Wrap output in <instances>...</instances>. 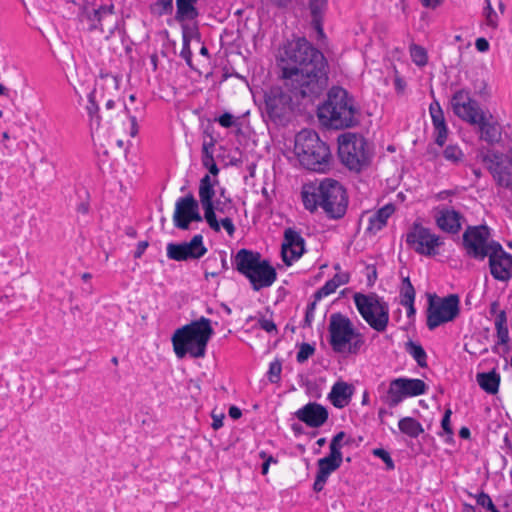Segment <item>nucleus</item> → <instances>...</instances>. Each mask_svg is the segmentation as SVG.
<instances>
[{
  "instance_id": "1",
  "label": "nucleus",
  "mask_w": 512,
  "mask_h": 512,
  "mask_svg": "<svg viewBox=\"0 0 512 512\" xmlns=\"http://www.w3.org/2000/svg\"><path fill=\"white\" fill-rule=\"evenodd\" d=\"M281 61L284 86L271 88L265 97L269 118L279 124L290 116L301 99L312 100L328 86L327 60L306 38L288 42Z\"/></svg>"
},
{
  "instance_id": "2",
  "label": "nucleus",
  "mask_w": 512,
  "mask_h": 512,
  "mask_svg": "<svg viewBox=\"0 0 512 512\" xmlns=\"http://www.w3.org/2000/svg\"><path fill=\"white\" fill-rule=\"evenodd\" d=\"M322 125L333 129H345L360 121V109L347 90L339 86L330 88L325 102L317 112Z\"/></svg>"
},
{
  "instance_id": "3",
  "label": "nucleus",
  "mask_w": 512,
  "mask_h": 512,
  "mask_svg": "<svg viewBox=\"0 0 512 512\" xmlns=\"http://www.w3.org/2000/svg\"><path fill=\"white\" fill-rule=\"evenodd\" d=\"M302 201L307 210L313 212L319 206L331 219H341L348 206L346 190L333 179H325L317 186H304Z\"/></svg>"
},
{
  "instance_id": "4",
  "label": "nucleus",
  "mask_w": 512,
  "mask_h": 512,
  "mask_svg": "<svg viewBox=\"0 0 512 512\" xmlns=\"http://www.w3.org/2000/svg\"><path fill=\"white\" fill-rule=\"evenodd\" d=\"M214 334L211 321L201 317L177 329L172 336L173 349L179 359L189 354L193 358L206 355L207 344Z\"/></svg>"
},
{
  "instance_id": "5",
  "label": "nucleus",
  "mask_w": 512,
  "mask_h": 512,
  "mask_svg": "<svg viewBox=\"0 0 512 512\" xmlns=\"http://www.w3.org/2000/svg\"><path fill=\"white\" fill-rule=\"evenodd\" d=\"M295 153L301 165L309 170L324 172L330 166V148L313 130L305 129L296 135Z\"/></svg>"
},
{
  "instance_id": "6",
  "label": "nucleus",
  "mask_w": 512,
  "mask_h": 512,
  "mask_svg": "<svg viewBox=\"0 0 512 512\" xmlns=\"http://www.w3.org/2000/svg\"><path fill=\"white\" fill-rule=\"evenodd\" d=\"M234 264L236 270L250 281L254 291L270 287L276 280V270L269 261L262 260L258 252L241 249L235 255Z\"/></svg>"
},
{
  "instance_id": "7",
  "label": "nucleus",
  "mask_w": 512,
  "mask_h": 512,
  "mask_svg": "<svg viewBox=\"0 0 512 512\" xmlns=\"http://www.w3.org/2000/svg\"><path fill=\"white\" fill-rule=\"evenodd\" d=\"M330 345L337 353L357 354L364 344L363 336L357 332L350 319L334 313L329 321Z\"/></svg>"
},
{
  "instance_id": "8",
  "label": "nucleus",
  "mask_w": 512,
  "mask_h": 512,
  "mask_svg": "<svg viewBox=\"0 0 512 512\" xmlns=\"http://www.w3.org/2000/svg\"><path fill=\"white\" fill-rule=\"evenodd\" d=\"M338 155L347 168L357 172L367 166L370 160L364 137L351 132L338 137Z\"/></svg>"
},
{
  "instance_id": "9",
  "label": "nucleus",
  "mask_w": 512,
  "mask_h": 512,
  "mask_svg": "<svg viewBox=\"0 0 512 512\" xmlns=\"http://www.w3.org/2000/svg\"><path fill=\"white\" fill-rule=\"evenodd\" d=\"M353 300L358 312L371 328L377 332L386 330L389 322V307L386 302L375 293H355Z\"/></svg>"
},
{
  "instance_id": "10",
  "label": "nucleus",
  "mask_w": 512,
  "mask_h": 512,
  "mask_svg": "<svg viewBox=\"0 0 512 512\" xmlns=\"http://www.w3.org/2000/svg\"><path fill=\"white\" fill-rule=\"evenodd\" d=\"M345 437L346 433L344 431H340L334 435L329 445V455L318 460V471L315 482L313 484L314 491H322L330 474L341 466L343 461L341 448L344 445H349L352 442L351 439H347L345 442H343Z\"/></svg>"
},
{
  "instance_id": "11",
  "label": "nucleus",
  "mask_w": 512,
  "mask_h": 512,
  "mask_svg": "<svg viewBox=\"0 0 512 512\" xmlns=\"http://www.w3.org/2000/svg\"><path fill=\"white\" fill-rule=\"evenodd\" d=\"M459 314V297L451 294L444 298L429 296L427 327L434 330L438 326L453 321Z\"/></svg>"
},
{
  "instance_id": "12",
  "label": "nucleus",
  "mask_w": 512,
  "mask_h": 512,
  "mask_svg": "<svg viewBox=\"0 0 512 512\" xmlns=\"http://www.w3.org/2000/svg\"><path fill=\"white\" fill-rule=\"evenodd\" d=\"M479 158L492 176L497 188L512 193V165L505 162L504 154L489 150L480 153Z\"/></svg>"
},
{
  "instance_id": "13",
  "label": "nucleus",
  "mask_w": 512,
  "mask_h": 512,
  "mask_svg": "<svg viewBox=\"0 0 512 512\" xmlns=\"http://www.w3.org/2000/svg\"><path fill=\"white\" fill-rule=\"evenodd\" d=\"M490 239V232L486 226L468 227L463 233V245L469 257L484 260L490 252V247L497 244Z\"/></svg>"
},
{
  "instance_id": "14",
  "label": "nucleus",
  "mask_w": 512,
  "mask_h": 512,
  "mask_svg": "<svg viewBox=\"0 0 512 512\" xmlns=\"http://www.w3.org/2000/svg\"><path fill=\"white\" fill-rule=\"evenodd\" d=\"M406 241L417 253L426 256L436 255L437 248L443 244L439 236L417 223L407 234Z\"/></svg>"
},
{
  "instance_id": "15",
  "label": "nucleus",
  "mask_w": 512,
  "mask_h": 512,
  "mask_svg": "<svg viewBox=\"0 0 512 512\" xmlns=\"http://www.w3.org/2000/svg\"><path fill=\"white\" fill-rule=\"evenodd\" d=\"M451 106L454 114L460 119L475 125L483 115L479 103L470 96L466 89L457 90L451 98Z\"/></svg>"
},
{
  "instance_id": "16",
  "label": "nucleus",
  "mask_w": 512,
  "mask_h": 512,
  "mask_svg": "<svg viewBox=\"0 0 512 512\" xmlns=\"http://www.w3.org/2000/svg\"><path fill=\"white\" fill-rule=\"evenodd\" d=\"M492 277L500 282L512 279V255L504 250L500 243L493 244L487 254Z\"/></svg>"
},
{
  "instance_id": "17",
  "label": "nucleus",
  "mask_w": 512,
  "mask_h": 512,
  "mask_svg": "<svg viewBox=\"0 0 512 512\" xmlns=\"http://www.w3.org/2000/svg\"><path fill=\"white\" fill-rule=\"evenodd\" d=\"M85 18L89 23L90 30H100L104 34L111 35L117 28V16L114 5H100L92 9L86 8Z\"/></svg>"
},
{
  "instance_id": "18",
  "label": "nucleus",
  "mask_w": 512,
  "mask_h": 512,
  "mask_svg": "<svg viewBox=\"0 0 512 512\" xmlns=\"http://www.w3.org/2000/svg\"><path fill=\"white\" fill-rule=\"evenodd\" d=\"M203 220L199 212V203L192 194L180 197L175 204L173 222L175 227L187 230L191 222Z\"/></svg>"
},
{
  "instance_id": "19",
  "label": "nucleus",
  "mask_w": 512,
  "mask_h": 512,
  "mask_svg": "<svg viewBox=\"0 0 512 512\" xmlns=\"http://www.w3.org/2000/svg\"><path fill=\"white\" fill-rule=\"evenodd\" d=\"M207 252L203 244L202 235H195L189 242L169 243L167 245V257L175 261H187L199 259Z\"/></svg>"
},
{
  "instance_id": "20",
  "label": "nucleus",
  "mask_w": 512,
  "mask_h": 512,
  "mask_svg": "<svg viewBox=\"0 0 512 512\" xmlns=\"http://www.w3.org/2000/svg\"><path fill=\"white\" fill-rule=\"evenodd\" d=\"M215 196V189L209 175H205L199 184V199L201 206L204 210V219L209 227L215 231H220V224L215 215L213 198Z\"/></svg>"
},
{
  "instance_id": "21",
  "label": "nucleus",
  "mask_w": 512,
  "mask_h": 512,
  "mask_svg": "<svg viewBox=\"0 0 512 512\" xmlns=\"http://www.w3.org/2000/svg\"><path fill=\"white\" fill-rule=\"evenodd\" d=\"M305 252V240L295 229L289 227L284 230L281 255L283 262L290 266Z\"/></svg>"
},
{
  "instance_id": "22",
  "label": "nucleus",
  "mask_w": 512,
  "mask_h": 512,
  "mask_svg": "<svg viewBox=\"0 0 512 512\" xmlns=\"http://www.w3.org/2000/svg\"><path fill=\"white\" fill-rule=\"evenodd\" d=\"M295 416L309 427L318 428L327 421L328 411L324 406L316 402H310L298 409Z\"/></svg>"
},
{
  "instance_id": "23",
  "label": "nucleus",
  "mask_w": 512,
  "mask_h": 512,
  "mask_svg": "<svg viewBox=\"0 0 512 512\" xmlns=\"http://www.w3.org/2000/svg\"><path fill=\"white\" fill-rule=\"evenodd\" d=\"M463 216L454 209L443 208L435 216L437 226L444 232L456 234L461 230Z\"/></svg>"
},
{
  "instance_id": "24",
  "label": "nucleus",
  "mask_w": 512,
  "mask_h": 512,
  "mask_svg": "<svg viewBox=\"0 0 512 512\" xmlns=\"http://www.w3.org/2000/svg\"><path fill=\"white\" fill-rule=\"evenodd\" d=\"M429 112L434 127L435 143L439 146H443L448 135V128L443 110L440 104L437 101H434L429 106Z\"/></svg>"
},
{
  "instance_id": "25",
  "label": "nucleus",
  "mask_w": 512,
  "mask_h": 512,
  "mask_svg": "<svg viewBox=\"0 0 512 512\" xmlns=\"http://www.w3.org/2000/svg\"><path fill=\"white\" fill-rule=\"evenodd\" d=\"M306 7L311 18V25L320 36H323V20L328 7V0H307Z\"/></svg>"
},
{
  "instance_id": "26",
  "label": "nucleus",
  "mask_w": 512,
  "mask_h": 512,
  "mask_svg": "<svg viewBox=\"0 0 512 512\" xmlns=\"http://www.w3.org/2000/svg\"><path fill=\"white\" fill-rule=\"evenodd\" d=\"M352 395V385L343 381H338L332 386L331 391L328 394V399L336 408H343L349 404Z\"/></svg>"
},
{
  "instance_id": "27",
  "label": "nucleus",
  "mask_w": 512,
  "mask_h": 512,
  "mask_svg": "<svg viewBox=\"0 0 512 512\" xmlns=\"http://www.w3.org/2000/svg\"><path fill=\"white\" fill-rule=\"evenodd\" d=\"M395 207L389 203L380 208L369 217L367 230L373 233L381 230L387 223L388 218L394 213Z\"/></svg>"
},
{
  "instance_id": "28",
  "label": "nucleus",
  "mask_w": 512,
  "mask_h": 512,
  "mask_svg": "<svg viewBox=\"0 0 512 512\" xmlns=\"http://www.w3.org/2000/svg\"><path fill=\"white\" fill-rule=\"evenodd\" d=\"M481 131V139L494 144L501 140V128L497 123L489 122L485 119L484 114L480 117V121L476 122Z\"/></svg>"
},
{
  "instance_id": "29",
  "label": "nucleus",
  "mask_w": 512,
  "mask_h": 512,
  "mask_svg": "<svg viewBox=\"0 0 512 512\" xmlns=\"http://www.w3.org/2000/svg\"><path fill=\"white\" fill-rule=\"evenodd\" d=\"M477 383L488 394H496L499 390L500 375L495 371L478 373Z\"/></svg>"
},
{
  "instance_id": "30",
  "label": "nucleus",
  "mask_w": 512,
  "mask_h": 512,
  "mask_svg": "<svg viewBox=\"0 0 512 512\" xmlns=\"http://www.w3.org/2000/svg\"><path fill=\"white\" fill-rule=\"evenodd\" d=\"M407 397L404 384H402V378L392 380L387 391L386 403L390 407H396Z\"/></svg>"
},
{
  "instance_id": "31",
  "label": "nucleus",
  "mask_w": 512,
  "mask_h": 512,
  "mask_svg": "<svg viewBox=\"0 0 512 512\" xmlns=\"http://www.w3.org/2000/svg\"><path fill=\"white\" fill-rule=\"evenodd\" d=\"M95 88H97L98 91L101 90L100 97L104 98L105 94L111 95L118 91L119 82L116 76L110 73H101Z\"/></svg>"
},
{
  "instance_id": "32",
  "label": "nucleus",
  "mask_w": 512,
  "mask_h": 512,
  "mask_svg": "<svg viewBox=\"0 0 512 512\" xmlns=\"http://www.w3.org/2000/svg\"><path fill=\"white\" fill-rule=\"evenodd\" d=\"M399 430L411 438H417L424 432V429L419 421L412 417L401 418L398 422Z\"/></svg>"
},
{
  "instance_id": "33",
  "label": "nucleus",
  "mask_w": 512,
  "mask_h": 512,
  "mask_svg": "<svg viewBox=\"0 0 512 512\" xmlns=\"http://www.w3.org/2000/svg\"><path fill=\"white\" fill-rule=\"evenodd\" d=\"M405 350L414 358L420 367H427V354L419 343L409 340L405 344Z\"/></svg>"
},
{
  "instance_id": "34",
  "label": "nucleus",
  "mask_w": 512,
  "mask_h": 512,
  "mask_svg": "<svg viewBox=\"0 0 512 512\" xmlns=\"http://www.w3.org/2000/svg\"><path fill=\"white\" fill-rule=\"evenodd\" d=\"M402 384L408 397L422 395L427 390V385L421 379L402 378Z\"/></svg>"
},
{
  "instance_id": "35",
  "label": "nucleus",
  "mask_w": 512,
  "mask_h": 512,
  "mask_svg": "<svg viewBox=\"0 0 512 512\" xmlns=\"http://www.w3.org/2000/svg\"><path fill=\"white\" fill-rule=\"evenodd\" d=\"M194 2L195 0H176L177 20L193 19L197 15Z\"/></svg>"
},
{
  "instance_id": "36",
  "label": "nucleus",
  "mask_w": 512,
  "mask_h": 512,
  "mask_svg": "<svg viewBox=\"0 0 512 512\" xmlns=\"http://www.w3.org/2000/svg\"><path fill=\"white\" fill-rule=\"evenodd\" d=\"M409 53L413 63L418 67H424L428 63L427 50L418 44H411L409 46Z\"/></svg>"
},
{
  "instance_id": "37",
  "label": "nucleus",
  "mask_w": 512,
  "mask_h": 512,
  "mask_svg": "<svg viewBox=\"0 0 512 512\" xmlns=\"http://www.w3.org/2000/svg\"><path fill=\"white\" fill-rule=\"evenodd\" d=\"M495 327L497 330V336L499 338V342L504 344L509 339V331L507 327V319L505 312H500L495 319Z\"/></svg>"
},
{
  "instance_id": "38",
  "label": "nucleus",
  "mask_w": 512,
  "mask_h": 512,
  "mask_svg": "<svg viewBox=\"0 0 512 512\" xmlns=\"http://www.w3.org/2000/svg\"><path fill=\"white\" fill-rule=\"evenodd\" d=\"M415 295H416V292H415V289L409 279V277H404L402 279V284H401V288H400V297H401V301L400 303H404V302H407V301H415Z\"/></svg>"
},
{
  "instance_id": "39",
  "label": "nucleus",
  "mask_w": 512,
  "mask_h": 512,
  "mask_svg": "<svg viewBox=\"0 0 512 512\" xmlns=\"http://www.w3.org/2000/svg\"><path fill=\"white\" fill-rule=\"evenodd\" d=\"M97 97H98V89L94 88L93 91H91L88 95V101L89 105L87 106V111L91 118L94 116L96 117V123L99 125V116H98V104H97Z\"/></svg>"
},
{
  "instance_id": "40",
  "label": "nucleus",
  "mask_w": 512,
  "mask_h": 512,
  "mask_svg": "<svg viewBox=\"0 0 512 512\" xmlns=\"http://www.w3.org/2000/svg\"><path fill=\"white\" fill-rule=\"evenodd\" d=\"M444 158L453 163H458L463 158L462 150L456 145H449L443 152Z\"/></svg>"
},
{
  "instance_id": "41",
  "label": "nucleus",
  "mask_w": 512,
  "mask_h": 512,
  "mask_svg": "<svg viewBox=\"0 0 512 512\" xmlns=\"http://www.w3.org/2000/svg\"><path fill=\"white\" fill-rule=\"evenodd\" d=\"M338 288L337 284H335L332 279L328 280L324 286H322L319 290H317L314 294L315 301L321 300L323 297H326L336 291Z\"/></svg>"
},
{
  "instance_id": "42",
  "label": "nucleus",
  "mask_w": 512,
  "mask_h": 512,
  "mask_svg": "<svg viewBox=\"0 0 512 512\" xmlns=\"http://www.w3.org/2000/svg\"><path fill=\"white\" fill-rule=\"evenodd\" d=\"M282 371V364L279 360L270 363L268 370V379L271 383H278Z\"/></svg>"
},
{
  "instance_id": "43",
  "label": "nucleus",
  "mask_w": 512,
  "mask_h": 512,
  "mask_svg": "<svg viewBox=\"0 0 512 512\" xmlns=\"http://www.w3.org/2000/svg\"><path fill=\"white\" fill-rule=\"evenodd\" d=\"M475 498H476V502L479 506H481L491 512H494L495 510H497L491 497L488 494H486L485 492H481V493L475 495Z\"/></svg>"
},
{
  "instance_id": "44",
  "label": "nucleus",
  "mask_w": 512,
  "mask_h": 512,
  "mask_svg": "<svg viewBox=\"0 0 512 512\" xmlns=\"http://www.w3.org/2000/svg\"><path fill=\"white\" fill-rule=\"evenodd\" d=\"M485 3H486V7L484 9V15L486 18V22L489 26L495 28L497 26L498 16H497L496 12L494 11V9L492 8L491 1L485 0Z\"/></svg>"
},
{
  "instance_id": "45",
  "label": "nucleus",
  "mask_w": 512,
  "mask_h": 512,
  "mask_svg": "<svg viewBox=\"0 0 512 512\" xmlns=\"http://www.w3.org/2000/svg\"><path fill=\"white\" fill-rule=\"evenodd\" d=\"M203 150L205 153V156L203 157V165L209 170V172L212 175H217L219 173V169L214 161L213 156L208 153L206 145H204Z\"/></svg>"
},
{
  "instance_id": "46",
  "label": "nucleus",
  "mask_w": 512,
  "mask_h": 512,
  "mask_svg": "<svg viewBox=\"0 0 512 512\" xmlns=\"http://www.w3.org/2000/svg\"><path fill=\"white\" fill-rule=\"evenodd\" d=\"M315 349L312 345L308 343H303L300 346V349L297 353V361L299 363L305 362L310 356L313 355Z\"/></svg>"
},
{
  "instance_id": "47",
  "label": "nucleus",
  "mask_w": 512,
  "mask_h": 512,
  "mask_svg": "<svg viewBox=\"0 0 512 512\" xmlns=\"http://www.w3.org/2000/svg\"><path fill=\"white\" fill-rule=\"evenodd\" d=\"M373 455L382 459L384 461V463L386 464V467L388 470L394 469V467H395L394 462H393L390 454L386 450H384L382 448H376L373 450Z\"/></svg>"
},
{
  "instance_id": "48",
  "label": "nucleus",
  "mask_w": 512,
  "mask_h": 512,
  "mask_svg": "<svg viewBox=\"0 0 512 512\" xmlns=\"http://www.w3.org/2000/svg\"><path fill=\"white\" fill-rule=\"evenodd\" d=\"M180 56L186 61V63L192 65V51L190 49V40L186 35L183 36V46L180 52Z\"/></svg>"
},
{
  "instance_id": "49",
  "label": "nucleus",
  "mask_w": 512,
  "mask_h": 512,
  "mask_svg": "<svg viewBox=\"0 0 512 512\" xmlns=\"http://www.w3.org/2000/svg\"><path fill=\"white\" fill-rule=\"evenodd\" d=\"M217 121L224 128H230V127L234 126L236 123L235 117L231 113H228V112H225L224 114H222L217 119Z\"/></svg>"
},
{
  "instance_id": "50",
  "label": "nucleus",
  "mask_w": 512,
  "mask_h": 512,
  "mask_svg": "<svg viewBox=\"0 0 512 512\" xmlns=\"http://www.w3.org/2000/svg\"><path fill=\"white\" fill-rule=\"evenodd\" d=\"M451 414H452L451 410L447 409L445 411L444 416H443L442 421H441V426H442L444 432L449 434V435L453 434V431H452V428H451V425H450Z\"/></svg>"
},
{
  "instance_id": "51",
  "label": "nucleus",
  "mask_w": 512,
  "mask_h": 512,
  "mask_svg": "<svg viewBox=\"0 0 512 512\" xmlns=\"http://www.w3.org/2000/svg\"><path fill=\"white\" fill-rule=\"evenodd\" d=\"M220 227L222 226L229 236H233L235 233V226L233 224L232 219L229 216H226L225 218L221 219L219 222Z\"/></svg>"
},
{
  "instance_id": "52",
  "label": "nucleus",
  "mask_w": 512,
  "mask_h": 512,
  "mask_svg": "<svg viewBox=\"0 0 512 512\" xmlns=\"http://www.w3.org/2000/svg\"><path fill=\"white\" fill-rule=\"evenodd\" d=\"M259 326L265 330L266 332H273V331H276V325L275 323L270 320V319H266V318H262L259 320Z\"/></svg>"
},
{
  "instance_id": "53",
  "label": "nucleus",
  "mask_w": 512,
  "mask_h": 512,
  "mask_svg": "<svg viewBox=\"0 0 512 512\" xmlns=\"http://www.w3.org/2000/svg\"><path fill=\"white\" fill-rule=\"evenodd\" d=\"M157 5L161 7L160 14L168 13L173 9V0H158Z\"/></svg>"
},
{
  "instance_id": "54",
  "label": "nucleus",
  "mask_w": 512,
  "mask_h": 512,
  "mask_svg": "<svg viewBox=\"0 0 512 512\" xmlns=\"http://www.w3.org/2000/svg\"><path fill=\"white\" fill-rule=\"evenodd\" d=\"M332 281L339 287L349 282V275L347 273H337L333 276Z\"/></svg>"
},
{
  "instance_id": "55",
  "label": "nucleus",
  "mask_w": 512,
  "mask_h": 512,
  "mask_svg": "<svg viewBox=\"0 0 512 512\" xmlns=\"http://www.w3.org/2000/svg\"><path fill=\"white\" fill-rule=\"evenodd\" d=\"M227 203L230 204L231 201L228 199L227 201H225L224 203H220V202H217L216 204H214V209H215V213L218 212L220 214H226L229 212V210L232 208V207H227Z\"/></svg>"
},
{
  "instance_id": "56",
  "label": "nucleus",
  "mask_w": 512,
  "mask_h": 512,
  "mask_svg": "<svg viewBox=\"0 0 512 512\" xmlns=\"http://www.w3.org/2000/svg\"><path fill=\"white\" fill-rule=\"evenodd\" d=\"M476 49L479 52H486L489 49V42L485 38H478L475 42Z\"/></svg>"
},
{
  "instance_id": "57",
  "label": "nucleus",
  "mask_w": 512,
  "mask_h": 512,
  "mask_svg": "<svg viewBox=\"0 0 512 512\" xmlns=\"http://www.w3.org/2000/svg\"><path fill=\"white\" fill-rule=\"evenodd\" d=\"M267 3L278 7V8H286L292 4L293 0H266Z\"/></svg>"
},
{
  "instance_id": "58",
  "label": "nucleus",
  "mask_w": 512,
  "mask_h": 512,
  "mask_svg": "<svg viewBox=\"0 0 512 512\" xmlns=\"http://www.w3.org/2000/svg\"><path fill=\"white\" fill-rule=\"evenodd\" d=\"M148 242L147 241H140L138 244H137V248L134 252V257L135 258H140L144 251L146 250V248L148 247Z\"/></svg>"
},
{
  "instance_id": "59",
  "label": "nucleus",
  "mask_w": 512,
  "mask_h": 512,
  "mask_svg": "<svg viewBox=\"0 0 512 512\" xmlns=\"http://www.w3.org/2000/svg\"><path fill=\"white\" fill-rule=\"evenodd\" d=\"M138 124H137V121H136V117L135 116H131L130 117V131H129V134L131 137H135L137 134H138Z\"/></svg>"
},
{
  "instance_id": "60",
  "label": "nucleus",
  "mask_w": 512,
  "mask_h": 512,
  "mask_svg": "<svg viewBox=\"0 0 512 512\" xmlns=\"http://www.w3.org/2000/svg\"><path fill=\"white\" fill-rule=\"evenodd\" d=\"M421 4L426 8H436L442 2V0H419Z\"/></svg>"
},
{
  "instance_id": "61",
  "label": "nucleus",
  "mask_w": 512,
  "mask_h": 512,
  "mask_svg": "<svg viewBox=\"0 0 512 512\" xmlns=\"http://www.w3.org/2000/svg\"><path fill=\"white\" fill-rule=\"evenodd\" d=\"M401 305L407 308V316L408 317H412L415 315L416 310L414 308V301H410V303H409V301H407V302L401 303Z\"/></svg>"
},
{
  "instance_id": "62",
  "label": "nucleus",
  "mask_w": 512,
  "mask_h": 512,
  "mask_svg": "<svg viewBox=\"0 0 512 512\" xmlns=\"http://www.w3.org/2000/svg\"><path fill=\"white\" fill-rule=\"evenodd\" d=\"M228 413L232 419H239L242 416L241 410L236 406H231Z\"/></svg>"
},
{
  "instance_id": "63",
  "label": "nucleus",
  "mask_w": 512,
  "mask_h": 512,
  "mask_svg": "<svg viewBox=\"0 0 512 512\" xmlns=\"http://www.w3.org/2000/svg\"><path fill=\"white\" fill-rule=\"evenodd\" d=\"M223 418H224L223 415H221L219 417L213 416V423H212L213 429L217 430L223 426Z\"/></svg>"
},
{
  "instance_id": "64",
  "label": "nucleus",
  "mask_w": 512,
  "mask_h": 512,
  "mask_svg": "<svg viewBox=\"0 0 512 512\" xmlns=\"http://www.w3.org/2000/svg\"><path fill=\"white\" fill-rule=\"evenodd\" d=\"M505 157V162L507 164L512 165V146L508 149L506 153H503Z\"/></svg>"
}]
</instances>
